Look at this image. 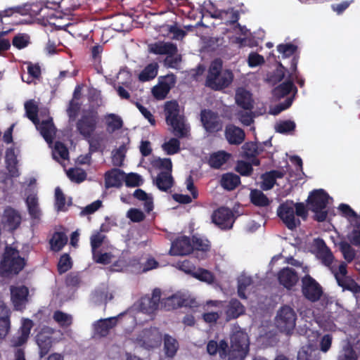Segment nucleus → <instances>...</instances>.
<instances>
[{
  "instance_id": "f257e3e1",
  "label": "nucleus",
  "mask_w": 360,
  "mask_h": 360,
  "mask_svg": "<svg viewBox=\"0 0 360 360\" xmlns=\"http://www.w3.org/2000/svg\"><path fill=\"white\" fill-rule=\"evenodd\" d=\"M297 58L293 57L291 61L290 72L285 75L286 69L281 64H279L277 69L267 78L269 83L276 84L284 79V82L273 90V95L277 98L288 95L291 91H297L294 86V79L297 78Z\"/></svg>"
},
{
  "instance_id": "f03ea898",
  "label": "nucleus",
  "mask_w": 360,
  "mask_h": 360,
  "mask_svg": "<svg viewBox=\"0 0 360 360\" xmlns=\"http://www.w3.org/2000/svg\"><path fill=\"white\" fill-rule=\"evenodd\" d=\"M167 124L171 127L172 132L178 138H187L190 135V126L181 113L176 101H168L165 105Z\"/></svg>"
},
{
  "instance_id": "7ed1b4c3",
  "label": "nucleus",
  "mask_w": 360,
  "mask_h": 360,
  "mask_svg": "<svg viewBox=\"0 0 360 360\" xmlns=\"http://www.w3.org/2000/svg\"><path fill=\"white\" fill-rule=\"evenodd\" d=\"M277 214L288 229L293 230L300 224L299 217H305L307 212L302 203L286 200L278 207Z\"/></svg>"
},
{
  "instance_id": "20e7f679",
  "label": "nucleus",
  "mask_w": 360,
  "mask_h": 360,
  "mask_svg": "<svg viewBox=\"0 0 360 360\" xmlns=\"http://www.w3.org/2000/svg\"><path fill=\"white\" fill-rule=\"evenodd\" d=\"M231 346L228 352L229 360H243L249 352V338L239 326L232 327Z\"/></svg>"
},
{
  "instance_id": "39448f33",
  "label": "nucleus",
  "mask_w": 360,
  "mask_h": 360,
  "mask_svg": "<svg viewBox=\"0 0 360 360\" xmlns=\"http://www.w3.org/2000/svg\"><path fill=\"white\" fill-rule=\"evenodd\" d=\"M222 62L214 60L210 67L206 85L214 90H221L229 86L233 79V75L229 70H222Z\"/></svg>"
},
{
  "instance_id": "423d86ee",
  "label": "nucleus",
  "mask_w": 360,
  "mask_h": 360,
  "mask_svg": "<svg viewBox=\"0 0 360 360\" xmlns=\"http://www.w3.org/2000/svg\"><path fill=\"white\" fill-rule=\"evenodd\" d=\"M25 108L27 117L35 124L37 129L40 131V134L45 141L51 144L56 134V128L52 122V119L49 117L39 122L37 116L38 107L36 102L33 100L26 102Z\"/></svg>"
},
{
  "instance_id": "0eeeda50",
  "label": "nucleus",
  "mask_w": 360,
  "mask_h": 360,
  "mask_svg": "<svg viewBox=\"0 0 360 360\" xmlns=\"http://www.w3.org/2000/svg\"><path fill=\"white\" fill-rule=\"evenodd\" d=\"M25 265V259L20 255L19 252L13 247H7L0 264V273L3 276L17 274Z\"/></svg>"
},
{
  "instance_id": "6e6552de",
  "label": "nucleus",
  "mask_w": 360,
  "mask_h": 360,
  "mask_svg": "<svg viewBox=\"0 0 360 360\" xmlns=\"http://www.w3.org/2000/svg\"><path fill=\"white\" fill-rule=\"evenodd\" d=\"M63 336L60 330H56L48 326L43 327L36 336L40 357L47 354L53 344L62 340Z\"/></svg>"
},
{
  "instance_id": "1a4fd4ad",
  "label": "nucleus",
  "mask_w": 360,
  "mask_h": 360,
  "mask_svg": "<svg viewBox=\"0 0 360 360\" xmlns=\"http://www.w3.org/2000/svg\"><path fill=\"white\" fill-rule=\"evenodd\" d=\"M296 320L297 314L295 310L289 306H283L278 310L274 324L279 331L291 335L295 328Z\"/></svg>"
},
{
  "instance_id": "9d476101",
  "label": "nucleus",
  "mask_w": 360,
  "mask_h": 360,
  "mask_svg": "<svg viewBox=\"0 0 360 360\" xmlns=\"http://www.w3.org/2000/svg\"><path fill=\"white\" fill-rule=\"evenodd\" d=\"M304 328H300L299 333L300 335L306 336L309 344L303 346L297 354V360H319V352L316 345L311 342H316L319 333L317 330L309 328L307 326H304Z\"/></svg>"
},
{
  "instance_id": "9b49d317",
  "label": "nucleus",
  "mask_w": 360,
  "mask_h": 360,
  "mask_svg": "<svg viewBox=\"0 0 360 360\" xmlns=\"http://www.w3.org/2000/svg\"><path fill=\"white\" fill-rule=\"evenodd\" d=\"M330 198L322 189L313 191L309 197L310 209L315 212L316 219L319 221H323L327 217L326 210Z\"/></svg>"
},
{
  "instance_id": "f8f14e48",
  "label": "nucleus",
  "mask_w": 360,
  "mask_h": 360,
  "mask_svg": "<svg viewBox=\"0 0 360 360\" xmlns=\"http://www.w3.org/2000/svg\"><path fill=\"white\" fill-rule=\"evenodd\" d=\"M134 343L147 349L158 347L162 341V334L156 328L143 330L134 339Z\"/></svg>"
},
{
  "instance_id": "ddd939ff",
  "label": "nucleus",
  "mask_w": 360,
  "mask_h": 360,
  "mask_svg": "<svg viewBox=\"0 0 360 360\" xmlns=\"http://www.w3.org/2000/svg\"><path fill=\"white\" fill-rule=\"evenodd\" d=\"M330 310L337 309L338 314L336 313H332L328 317H323L322 319L318 321L319 326L326 331H335L337 326L335 322L338 323H342L345 321V317L347 314V311H345L342 307L335 303H330L328 307Z\"/></svg>"
},
{
  "instance_id": "4468645a",
  "label": "nucleus",
  "mask_w": 360,
  "mask_h": 360,
  "mask_svg": "<svg viewBox=\"0 0 360 360\" xmlns=\"http://www.w3.org/2000/svg\"><path fill=\"white\" fill-rule=\"evenodd\" d=\"M162 305L166 310H171L181 307H195L197 302L188 293L179 292L164 299Z\"/></svg>"
},
{
  "instance_id": "2eb2a0df",
  "label": "nucleus",
  "mask_w": 360,
  "mask_h": 360,
  "mask_svg": "<svg viewBox=\"0 0 360 360\" xmlns=\"http://www.w3.org/2000/svg\"><path fill=\"white\" fill-rule=\"evenodd\" d=\"M161 292L158 289L153 290L152 297L145 296L140 300L139 304V311L136 314V319H141L146 314L151 319V314L158 309L160 300Z\"/></svg>"
},
{
  "instance_id": "dca6fc26",
  "label": "nucleus",
  "mask_w": 360,
  "mask_h": 360,
  "mask_svg": "<svg viewBox=\"0 0 360 360\" xmlns=\"http://www.w3.org/2000/svg\"><path fill=\"white\" fill-rule=\"evenodd\" d=\"M347 264L345 262H340L338 264V271L333 269L338 284L343 288V290H347L354 293L360 292V286L353 280L347 276Z\"/></svg>"
},
{
  "instance_id": "f3484780",
  "label": "nucleus",
  "mask_w": 360,
  "mask_h": 360,
  "mask_svg": "<svg viewBox=\"0 0 360 360\" xmlns=\"http://www.w3.org/2000/svg\"><path fill=\"white\" fill-rule=\"evenodd\" d=\"M98 122L97 112L90 111L82 115L77 124V130L85 139L89 138L96 129Z\"/></svg>"
},
{
  "instance_id": "a211bd4d",
  "label": "nucleus",
  "mask_w": 360,
  "mask_h": 360,
  "mask_svg": "<svg viewBox=\"0 0 360 360\" xmlns=\"http://www.w3.org/2000/svg\"><path fill=\"white\" fill-rule=\"evenodd\" d=\"M22 221L20 212L10 206L6 207L1 217V224L3 228L9 231L17 229Z\"/></svg>"
},
{
  "instance_id": "6ab92c4d",
  "label": "nucleus",
  "mask_w": 360,
  "mask_h": 360,
  "mask_svg": "<svg viewBox=\"0 0 360 360\" xmlns=\"http://www.w3.org/2000/svg\"><path fill=\"white\" fill-rule=\"evenodd\" d=\"M212 220L221 229H229L232 228L235 219L230 209L220 207L213 212Z\"/></svg>"
},
{
  "instance_id": "aec40b11",
  "label": "nucleus",
  "mask_w": 360,
  "mask_h": 360,
  "mask_svg": "<svg viewBox=\"0 0 360 360\" xmlns=\"http://www.w3.org/2000/svg\"><path fill=\"white\" fill-rule=\"evenodd\" d=\"M11 300L16 310L25 309L28 302L29 290L27 287L22 285H12L10 288Z\"/></svg>"
},
{
  "instance_id": "412c9836",
  "label": "nucleus",
  "mask_w": 360,
  "mask_h": 360,
  "mask_svg": "<svg viewBox=\"0 0 360 360\" xmlns=\"http://www.w3.org/2000/svg\"><path fill=\"white\" fill-rule=\"evenodd\" d=\"M302 292L306 298L314 302L322 295V289L319 284L309 275L302 278Z\"/></svg>"
},
{
  "instance_id": "4be33fe9",
  "label": "nucleus",
  "mask_w": 360,
  "mask_h": 360,
  "mask_svg": "<svg viewBox=\"0 0 360 360\" xmlns=\"http://www.w3.org/2000/svg\"><path fill=\"white\" fill-rule=\"evenodd\" d=\"M175 83L176 78L173 75H167L162 77L160 79L158 84L152 89L153 96L158 100L164 99Z\"/></svg>"
},
{
  "instance_id": "5701e85b",
  "label": "nucleus",
  "mask_w": 360,
  "mask_h": 360,
  "mask_svg": "<svg viewBox=\"0 0 360 360\" xmlns=\"http://www.w3.org/2000/svg\"><path fill=\"white\" fill-rule=\"evenodd\" d=\"M18 155V150L14 148H9L6 151L5 163L8 176L3 180V182L5 184H7V181L10 180L11 178L20 176V172L17 166Z\"/></svg>"
},
{
  "instance_id": "b1692460",
  "label": "nucleus",
  "mask_w": 360,
  "mask_h": 360,
  "mask_svg": "<svg viewBox=\"0 0 360 360\" xmlns=\"http://www.w3.org/2000/svg\"><path fill=\"white\" fill-rule=\"evenodd\" d=\"M32 326L33 323L30 319H22L21 327L18 333L12 338V345L14 347H19L25 344L30 337Z\"/></svg>"
},
{
  "instance_id": "393cba45",
  "label": "nucleus",
  "mask_w": 360,
  "mask_h": 360,
  "mask_svg": "<svg viewBox=\"0 0 360 360\" xmlns=\"http://www.w3.org/2000/svg\"><path fill=\"white\" fill-rule=\"evenodd\" d=\"M192 251V245L188 237L182 236L172 243L169 250L171 255L182 256L189 254Z\"/></svg>"
},
{
  "instance_id": "a878e982",
  "label": "nucleus",
  "mask_w": 360,
  "mask_h": 360,
  "mask_svg": "<svg viewBox=\"0 0 360 360\" xmlns=\"http://www.w3.org/2000/svg\"><path fill=\"white\" fill-rule=\"evenodd\" d=\"M201 122L207 131L214 132L221 129L217 115L210 110H205L201 112Z\"/></svg>"
},
{
  "instance_id": "bb28decb",
  "label": "nucleus",
  "mask_w": 360,
  "mask_h": 360,
  "mask_svg": "<svg viewBox=\"0 0 360 360\" xmlns=\"http://www.w3.org/2000/svg\"><path fill=\"white\" fill-rule=\"evenodd\" d=\"M26 205L28 213L34 224H38L41 221L42 216L41 210L39 207L38 198L37 194L32 193L26 198Z\"/></svg>"
},
{
  "instance_id": "cd10ccee",
  "label": "nucleus",
  "mask_w": 360,
  "mask_h": 360,
  "mask_svg": "<svg viewBox=\"0 0 360 360\" xmlns=\"http://www.w3.org/2000/svg\"><path fill=\"white\" fill-rule=\"evenodd\" d=\"M278 279L281 285L290 289L298 282L297 274L290 267H285L278 273Z\"/></svg>"
},
{
  "instance_id": "c85d7f7f",
  "label": "nucleus",
  "mask_w": 360,
  "mask_h": 360,
  "mask_svg": "<svg viewBox=\"0 0 360 360\" xmlns=\"http://www.w3.org/2000/svg\"><path fill=\"white\" fill-rule=\"evenodd\" d=\"M150 53L156 55L172 56L177 51L176 46L171 42L158 41L148 45Z\"/></svg>"
},
{
  "instance_id": "c756f323",
  "label": "nucleus",
  "mask_w": 360,
  "mask_h": 360,
  "mask_svg": "<svg viewBox=\"0 0 360 360\" xmlns=\"http://www.w3.org/2000/svg\"><path fill=\"white\" fill-rule=\"evenodd\" d=\"M235 99L237 105L243 109L253 108L254 100L252 95L245 88L240 87L236 90Z\"/></svg>"
},
{
  "instance_id": "7c9ffc66",
  "label": "nucleus",
  "mask_w": 360,
  "mask_h": 360,
  "mask_svg": "<svg viewBox=\"0 0 360 360\" xmlns=\"http://www.w3.org/2000/svg\"><path fill=\"white\" fill-rule=\"evenodd\" d=\"M117 317H110L108 319H101L93 325L96 334L100 336H105L109 330L117 324Z\"/></svg>"
},
{
  "instance_id": "2f4dec72",
  "label": "nucleus",
  "mask_w": 360,
  "mask_h": 360,
  "mask_svg": "<svg viewBox=\"0 0 360 360\" xmlns=\"http://www.w3.org/2000/svg\"><path fill=\"white\" fill-rule=\"evenodd\" d=\"M124 178V174L118 169H113L107 172L105 175V187H119L122 184Z\"/></svg>"
},
{
  "instance_id": "473e14b6",
  "label": "nucleus",
  "mask_w": 360,
  "mask_h": 360,
  "mask_svg": "<svg viewBox=\"0 0 360 360\" xmlns=\"http://www.w3.org/2000/svg\"><path fill=\"white\" fill-rule=\"evenodd\" d=\"M10 309L4 304L0 303V339L4 338L11 327Z\"/></svg>"
},
{
  "instance_id": "72a5a7b5",
  "label": "nucleus",
  "mask_w": 360,
  "mask_h": 360,
  "mask_svg": "<svg viewBox=\"0 0 360 360\" xmlns=\"http://www.w3.org/2000/svg\"><path fill=\"white\" fill-rule=\"evenodd\" d=\"M225 136L228 142L234 145L240 144L245 139V132L243 129L233 125H229L226 127Z\"/></svg>"
},
{
  "instance_id": "f704fd0d",
  "label": "nucleus",
  "mask_w": 360,
  "mask_h": 360,
  "mask_svg": "<svg viewBox=\"0 0 360 360\" xmlns=\"http://www.w3.org/2000/svg\"><path fill=\"white\" fill-rule=\"evenodd\" d=\"M318 258L321 261L322 264L328 266L333 273V269L338 271V265L333 264L334 257L330 250L326 246L324 243L320 247L317 252Z\"/></svg>"
},
{
  "instance_id": "c9c22d12",
  "label": "nucleus",
  "mask_w": 360,
  "mask_h": 360,
  "mask_svg": "<svg viewBox=\"0 0 360 360\" xmlns=\"http://www.w3.org/2000/svg\"><path fill=\"white\" fill-rule=\"evenodd\" d=\"M86 139L88 140L91 151L103 150L106 148L108 142V139L104 133L92 134L89 138Z\"/></svg>"
},
{
  "instance_id": "e433bc0d",
  "label": "nucleus",
  "mask_w": 360,
  "mask_h": 360,
  "mask_svg": "<svg viewBox=\"0 0 360 360\" xmlns=\"http://www.w3.org/2000/svg\"><path fill=\"white\" fill-rule=\"evenodd\" d=\"M186 188L188 191H189L192 195V198L187 195L184 194H174L173 198L176 202H179L180 203L187 204L192 201V198L195 199L197 198L198 193V191L195 190L193 181L191 179V177L189 176L186 181Z\"/></svg>"
},
{
  "instance_id": "4c0bfd02",
  "label": "nucleus",
  "mask_w": 360,
  "mask_h": 360,
  "mask_svg": "<svg viewBox=\"0 0 360 360\" xmlns=\"http://www.w3.org/2000/svg\"><path fill=\"white\" fill-rule=\"evenodd\" d=\"M103 120L108 133H113L122 127L123 121L118 115L109 113L104 116Z\"/></svg>"
},
{
  "instance_id": "58836bf2",
  "label": "nucleus",
  "mask_w": 360,
  "mask_h": 360,
  "mask_svg": "<svg viewBox=\"0 0 360 360\" xmlns=\"http://www.w3.org/2000/svg\"><path fill=\"white\" fill-rule=\"evenodd\" d=\"M181 143L179 139L175 137L166 138L161 145V148L167 155H173L181 150Z\"/></svg>"
},
{
  "instance_id": "ea45409f",
  "label": "nucleus",
  "mask_w": 360,
  "mask_h": 360,
  "mask_svg": "<svg viewBox=\"0 0 360 360\" xmlns=\"http://www.w3.org/2000/svg\"><path fill=\"white\" fill-rule=\"evenodd\" d=\"M245 312V307L237 300H231L226 307V314L229 320L236 319Z\"/></svg>"
},
{
  "instance_id": "a19ab883",
  "label": "nucleus",
  "mask_w": 360,
  "mask_h": 360,
  "mask_svg": "<svg viewBox=\"0 0 360 360\" xmlns=\"http://www.w3.org/2000/svg\"><path fill=\"white\" fill-rule=\"evenodd\" d=\"M284 174L281 171H271L262 175V188L263 190H269L273 188L275 184L276 179L278 178H282Z\"/></svg>"
},
{
  "instance_id": "79ce46f5",
  "label": "nucleus",
  "mask_w": 360,
  "mask_h": 360,
  "mask_svg": "<svg viewBox=\"0 0 360 360\" xmlns=\"http://www.w3.org/2000/svg\"><path fill=\"white\" fill-rule=\"evenodd\" d=\"M227 348L228 344L224 340H221L219 344L214 340H210L207 346V350L210 354L214 355L219 353L221 358L228 355Z\"/></svg>"
},
{
  "instance_id": "37998d69",
  "label": "nucleus",
  "mask_w": 360,
  "mask_h": 360,
  "mask_svg": "<svg viewBox=\"0 0 360 360\" xmlns=\"http://www.w3.org/2000/svg\"><path fill=\"white\" fill-rule=\"evenodd\" d=\"M171 173L172 172H160L158 175L155 184L160 190L166 191L172 186L173 178Z\"/></svg>"
},
{
  "instance_id": "c03bdc74",
  "label": "nucleus",
  "mask_w": 360,
  "mask_h": 360,
  "mask_svg": "<svg viewBox=\"0 0 360 360\" xmlns=\"http://www.w3.org/2000/svg\"><path fill=\"white\" fill-rule=\"evenodd\" d=\"M210 15L214 18L224 20V23L235 22L238 20V15L233 9L228 11H210Z\"/></svg>"
},
{
  "instance_id": "a18cd8bd",
  "label": "nucleus",
  "mask_w": 360,
  "mask_h": 360,
  "mask_svg": "<svg viewBox=\"0 0 360 360\" xmlns=\"http://www.w3.org/2000/svg\"><path fill=\"white\" fill-rule=\"evenodd\" d=\"M134 196L143 202L146 212H149L153 210V199L151 195L146 193L141 189H136L134 193Z\"/></svg>"
},
{
  "instance_id": "49530a36",
  "label": "nucleus",
  "mask_w": 360,
  "mask_h": 360,
  "mask_svg": "<svg viewBox=\"0 0 360 360\" xmlns=\"http://www.w3.org/2000/svg\"><path fill=\"white\" fill-rule=\"evenodd\" d=\"M27 74L22 75V79L27 84H31L35 79H37L41 75V70L38 65H34L31 63H27Z\"/></svg>"
},
{
  "instance_id": "de8ad7c7",
  "label": "nucleus",
  "mask_w": 360,
  "mask_h": 360,
  "mask_svg": "<svg viewBox=\"0 0 360 360\" xmlns=\"http://www.w3.org/2000/svg\"><path fill=\"white\" fill-rule=\"evenodd\" d=\"M53 158L60 164L68 160L69 153L66 146L60 143L56 142L52 151Z\"/></svg>"
},
{
  "instance_id": "09e8293b",
  "label": "nucleus",
  "mask_w": 360,
  "mask_h": 360,
  "mask_svg": "<svg viewBox=\"0 0 360 360\" xmlns=\"http://www.w3.org/2000/svg\"><path fill=\"white\" fill-rule=\"evenodd\" d=\"M240 177L233 173H227L222 176L221 185L226 190H233L240 184Z\"/></svg>"
},
{
  "instance_id": "8fccbe9b",
  "label": "nucleus",
  "mask_w": 360,
  "mask_h": 360,
  "mask_svg": "<svg viewBox=\"0 0 360 360\" xmlns=\"http://www.w3.org/2000/svg\"><path fill=\"white\" fill-rule=\"evenodd\" d=\"M67 242L68 238L65 233L56 232L53 235L50 240L51 248L55 252L60 251Z\"/></svg>"
},
{
  "instance_id": "3c124183",
  "label": "nucleus",
  "mask_w": 360,
  "mask_h": 360,
  "mask_svg": "<svg viewBox=\"0 0 360 360\" xmlns=\"http://www.w3.org/2000/svg\"><path fill=\"white\" fill-rule=\"evenodd\" d=\"M151 165L153 168L161 170V172H172V163L170 158H154Z\"/></svg>"
},
{
  "instance_id": "603ef678",
  "label": "nucleus",
  "mask_w": 360,
  "mask_h": 360,
  "mask_svg": "<svg viewBox=\"0 0 360 360\" xmlns=\"http://www.w3.org/2000/svg\"><path fill=\"white\" fill-rule=\"evenodd\" d=\"M230 154L224 151H219L212 154L209 160L212 167L219 168L229 159Z\"/></svg>"
},
{
  "instance_id": "864d4df0",
  "label": "nucleus",
  "mask_w": 360,
  "mask_h": 360,
  "mask_svg": "<svg viewBox=\"0 0 360 360\" xmlns=\"http://www.w3.org/2000/svg\"><path fill=\"white\" fill-rule=\"evenodd\" d=\"M178 347V342L174 338L168 335L165 336L164 349L168 357H173L176 354Z\"/></svg>"
},
{
  "instance_id": "5fc2aeb1",
  "label": "nucleus",
  "mask_w": 360,
  "mask_h": 360,
  "mask_svg": "<svg viewBox=\"0 0 360 360\" xmlns=\"http://www.w3.org/2000/svg\"><path fill=\"white\" fill-rule=\"evenodd\" d=\"M158 65L157 63H151L147 65L139 75V79L146 82L155 78L158 74Z\"/></svg>"
},
{
  "instance_id": "6e6d98bb",
  "label": "nucleus",
  "mask_w": 360,
  "mask_h": 360,
  "mask_svg": "<svg viewBox=\"0 0 360 360\" xmlns=\"http://www.w3.org/2000/svg\"><path fill=\"white\" fill-rule=\"evenodd\" d=\"M234 32L236 36L233 38V41L243 46L245 44L246 39L250 37V32L245 27L237 25L234 27Z\"/></svg>"
},
{
  "instance_id": "4d7b16f0",
  "label": "nucleus",
  "mask_w": 360,
  "mask_h": 360,
  "mask_svg": "<svg viewBox=\"0 0 360 360\" xmlns=\"http://www.w3.org/2000/svg\"><path fill=\"white\" fill-rule=\"evenodd\" d=\"M338 209L344 217L348 218L351 224H357L360 221V215H358L348 205L340 204Z\"/></svg>"
},
{
  "instance_id": "13d9d810",
  "label": "nucleus",
  "mask_w": 360,
  "mask_h": 360,
  "mask_svg": "<svg viewBox=\"0 0 360 360\" xmlns=\"http://www.w3.org/2000/svg\"><path fill=\"white\" fill-rule=\"evenodd\" d=\"M251 202L257 206H266L269 203L266 196L259 190H252L250 193Z\"/></svg>"
},
{
  "instance_id": "bf43d9fd",
  "label": "nucleus",
  "mask_w": 360,
  "mask_h": 360,
  "mask_svg": "<svg viewBox=\"0 0 360 360\" xmlns=\"http://www.w3.org/2000/svg\"><path fill=\"white\" fill-rule=\"evenodd\" d=\"M53 318L55 321L61 327L70 326L72 323V316L60 311H56L53 314Z\"/></svg>"
},
{
  "instance_id": "052dcab7",
  "label": "nucleus",
  "mask_w": 360,
  "mask_h": 360,
  "mask_svg": "<svg viewBox=\"0 0 360 360\" xmlns=\"http://www.w3.org/2000/svg\"><path fill=\"white\" fill-rule=\"evenodd\" d=\"M252 109H243L236 113L237 119L245 126H249L253 122L254 114Z\"/></svg>"
},
{
  "instance_id": "680f3d73",
  "label": "nucleus",
  "mask_w": 360,
  "mask_h": 360,
  "mask_svg": "<svg viewBox=\"0 0 360 360\" xmlns=\"http://www.w3.org/2000/svg\"><path fill=\"white\" fill-rule=\"evenodd\" d=\"M339 247L345 259L347 262H351L356 255L354 249L347 242H341Z\"/></svg>"
},
{
  "instance_id": "e2e57ef3",
  "label": "nucleus",
  "mask_w": 360,
  "mask_h": 360,
  "mask_svg": "<svg viewBox=\"0 0 360 360\" xmlns=\"http://www.w3.org/2000/svg\"><path fill=\"white\" fill-rule=\"evenodd\" d=\"M193 276L201 281L211 284L214 281V277L212 274L205 269H199L193 273Z\"/></svg>"
},
{
  "instance_id": "0e129e2a",
  "label": "nucleus",
  "mask_w": 360,
  "mask_h": 360,
  "mask_svg": "<svg viewBox=\"0 0 360 360\" xmlns=\"http://www.w3.org/2000/svg\"><path fill=\"white\" fill-rule=\"evenodd\" d=\"M238 295L241 298H246L245 291L248 287L251 285L252 280L250 276L245 275H241L238 278Z\"/></svg>"
},
{
  "instance_id": "69168bd1",
  "label": "nucleus",
  "mask_w": 360,
  "mask_h": 360,
  "mask_svg": "<svg viewBox=\"0 0 360 360\" xmlns=\"http://www.w3.org/2000/svg\"><path fill=\"white\" fill-rule=\"evenodd\" d=\"M67 175L72 181L80 183L86 179V173L79 168L70 169L67 171Z\"/></svg>"
},
{
  "instance_id": "338daca9",
  "label": "nucleus",
  "mask_w": 360,
  "mask_h": 360,
  "mask_svg": "<svg viewBox=\"0 0 360 360\" xmlns=\"http://www.w3.org/2000/svg\"><path fill=\"white\" fill-rule=\"evenodd\" d=\"M193 244L192 250L195 249L198 251H201L203 252H206L209 250L210 244L209 241L206 239L199 238L197 236H193L192 239Z\"/></svg>"
},
{
  "instance_id": "774afa93",
  "label": "nucleus",
  "mask_w": 360,
  "mask_h": 360,
  "mask_svg": "<svg viewBox=\"0 0 360 360\" xmlns=\"http://www.w3.org/2000/svg\"><path fill=\"white\" fill-rule=\"evenodd\" d=\"M352 224L354 229L348 233L347 238L352 244L360 247V221Z\"/></svg>"
}]
</instances>
